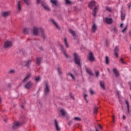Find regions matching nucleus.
I'll return each mask as SVG.
<instances>
[{"mask_svg":"<svg viewBox=\"0 0 131 131\" xmlns=\"http://www.w3.org/2000/svg\"><path fill=\"white\" fill-rule=\"evenodd\" d=\"M43 29L41 28H37L36 27H34L33 30H32V32L33 33V34L34 35H37V34H38V33H40V32L41 33H43Z\"/></svg>","mask_w":131,"mask_h":131,"instance_id":"nucleus-1","label":"nucleus"},{"mask_svg":"<svg viewBox=\"0 0 131 131\" xmlns=\"http://www.w3.org/2000/svg\"><path fill=\"white\" fill-rule=\"evenodd\" d=\"M74 57L75 61V63L79 66H80V57L76 53L74 54Z\"/></svg>","mask_w":131,"mask_h":131,"instance_id":"nucleus-2","label":"nucleus"},{"mask_svg":"<svg viewBox=\"0 0 131 131\" xmlns=\"http://www.w3.org/2000/svg\"><path fill=\"white\" fill-rule=\"evenodd\" d=\"M12 46H13V42L11 41H7L4 45L5 48H11Z\"/></svg>","mask_w":131,"mask_h":131,"instance_id":"nucleus-3","label":"nucleus"},{"mask_svg":"<svg viewBox=\"0 0 131 131\" xmlns=\"http://www.w3.org/2000/svg\"><path fill=\"white\" fill-rule=\"evenodd\" d=\"M103 20L107 24H111L113 22L112 18H111L105 17L103 18Z\"/></svg>","mask_w":131,"mask_h":131,"instance_id":"nucleus-4","label":"nucleus"},{"mask_svg":"<svg viewBox=\"0 0 131 131\" xmlns=\"http://www.w3.org/2000/svg\"><path fill=\"white\" fill-rule=\"evenodd\" d=\"M50 93V89H49V83L47 82L46 83V87L45 89V95H48Z\"/></svg>","mask_w":131,"mask_h":131,"instance_id":"nucleus-5","label":"nucleus"},{"mask_svg":"<svg viewBox=\"0 0 131 131\" xmlns=\"http://www.w3.org/2000/svg\"><path fill=\"white\" fill-rule=\"evenodd\" d=\"M55 127H56V130H58V131L61 130V128L59 125V122H58V121H57V120H55Z\"/></svg>","mask_w":131,"mask_h":131,"instance_id":"nucleus-6","label":"nucleus"},{"mask_svg":"<svg viewBox=\"0 0 131 131\" xmlns=\"http://www.w3.org/2000/svg\"><path fill=\"white\" fill-rule=\"evenodd\" d=\"M33 85V83L31 82V81H29L26 85L25 88L26 89H30Z\"/></svg>","mask_w":131,"mask_h":131,"instance_id":"nucleus-7","label":"nucleus"},{"mask_svg":"<svg viewBox=\"0 0 131 131\" xmlns=\"http://www.w3.org/2000/svg\"><path fill=\"white\" fill-rule=\"evenodd\" d=\"M89 59L91 62H93V61H95V57H94L93 53H90Z\"/></svg>","mask_w":131,"mask_h":131,"instance_id":"nucleus-8","label":"nucleus"},{"mask_svg":"<svg viewBox=\"0 0 131 131\" xmlns=\"http://www.w3.org/2000/svg\"><path fill=\"white\" fill-rule=\"evenodd\" d=\"M11 15V12L10 11H6L2 13V16L3 17H8V16H10Z\"/></svg>","mask_w":131,"mask_h":131,"instance_id":"nucleus-9","label":"nucleus"},{"mask_svg":"<svg viewBox=\"0 0 131 131\" xmlns=\"http://www.w3.org/2000/svg\"><path fill=\"white\" fill-rule=\"evenodd\" d=\"M21 125H22V123L16 122L14 124L13 128H16V127H18Z\"/></svg>","mask_w":131,"mask_h":131,"instance_id":"nucleus-10","label":"nucleus"},{"mask_svg":"<svg viewBox=\"0 0 131 131\" xmlns=\"http://www.w3.org/2000/svg\"><path fill=\"white\" fill-rule=\"evenodd\" d=\"M42 7H43L44 9H45L47 11L50 10V8L48 6V5H47V4H46V3H45L44 2H42Z\"/></svg>","mask_w":131,"mask_h":131,"instance_id":"nucleus-11","label":"nucleus"},{"mask_svg":"<svg viewBox=\"0 0 131 131\" xmlns=\"http://www.w3.org/2000/svg\"><path fill=\"white\" fill-rule=\"evenodd\" d=\"M118 52H119V48L116 47L115 48V55L117 57V58H118Z\"/></svg>","mask_w":131,"mask_h":131,"instance_id":"nucleus-12","label":"nucleus"},{"mask_svg":"<svg viewBox=\"0 0 131 131\" xmlns=\"http://www.w3.org/2000/svg\"><path fill=\"white\" fill-rule=\"evenodd\" d=\"M95 6H96V2L95 1H92L89 4V7L91 8H93Z\"/></svg>","mask_w":131,"mask_h":131,"instance_id":"nucleus-13","label":"nucleus"},{"mask_svg":"<svg viewBox=\"0 0 131 131\" xmlns=\"http://www.w3.org/2000/svg\"><path fill=\"white\" fill-rule=\"evenodd\" d=\"M60 114L62 116H66L67 115L66 111H65L64 109H61L60 110Z\"/></svg>","mask_w":131,"mask_h":131,"instance_id":"nucleus-14","label":"nucleus"},{"mask_svg":"<svg viewBox=\"0 0 131 131\" xmlns=\"http://www.w3.org/2000/svg\"><path fill=\"white\" fill-rule=\"evenodd\" d=\"M125 103H126V104L127 105L128 113H129V112H130V110H129V103L127 100L125 101Z\"/></svg>","mask_w":131,"mask_h":131,"instance_id":"nucleus-15","label":"nucleus"},{"mask_svg":"<svg viewBox=\"0 0 131 131\" xmlns=\"http://www.w3.org/2000/svg\"><path fill=\"white\" fill-rule=\"evenodd\" d=\"M60 47L61 48V51H62V52H63L64 56H66V57H67V58H68V55H67V54H66V51H65V50H64V49H63V46H62V45H60Z\"/></svg>","mask_w":131,"mask_h":131,"instance_id":"nucleus-16","label":"nucleus"},{"mask_svg":"<svg viewBox=\"0 0 131 131\" xmlns=\"http://www.w3.org/2000/svg\"><path fill=\"white\" fill-rule=\"evenodd\" d=\"M97 11H98V7H96L94 9V11L93 13V16H94V17H96V13H97Z\"/></svg>","mask_w":131,"mask_h":131,"instance_id":"nucleus-17","label":"nucleus"},{"mask_svg":"<svg viewBox=\"0 0 131 131\" xmlns=\"http://www.w3.org/2000/svg\"><path fill=\"white\" fill-rule=\"evenodd\" d=\"M113 71L116 75V76H119V73L117 71L116 69H114Z\"/></svg>","mask_w":131,"mask_h":131,"instance_id":"nucleus-18","label":"nucleus"},{"mask_svg":"<svg viewBox=\"0 0 131 131\" xmlns=\"http://www.w3.org/2000/svg\"><path fill=\"white\" fill-rule=\"evenodd\" d=\"M52 22L53 23V24H54V25H55L56 28H58V29H59V26L58 25V24H57V23L55 21V20L52 19Z\"/></svg>","mask_w":131,"mask_h":131,"instance_id":"nucleus-19","label":"nucleus"},{"mask_svg":"<svg viewBox=\"0 0 131 131\" xmlns=\"http://www.w3.org/2000/svg\"><path fill=\"white\" fill-rule=\"evenodd\" d=\"M29 78H30V74H29L27 77H26L24 80V82H26V81H27V80H28V79H29Z\"/></svg>","mask_w":131,"mask_h":131,"instance_id":"nucleus-20","label":"nucleus"},{"mask_svg":"<svg viewBox=\"0 0 131 131\" xmlns=\"http://www.w3.org/2000/svg\"><path fill=\"white\" fill-rule=\"evenodd\" d=\"M28 31H29V29L27 28H25L23 29V32L24 33H28Z\"/></svg>","mask_w":131,"mask_h":131,"instance_id":"nucleus-21","label":"nucleus"},{"mask_svg":"<svg viewBox=\"0 0 131 131\" xmlns=\"http://www.w3.org/2000/svg\"><path fill=\"white\" fill-rule=\"evenodd\" d=\"M92 30L94 32L97 30V26H96L95 24L93 25L92 26Z\"/></svg>","mask_w":131,"mask_h":131,"instance_id":"nucleus-22","label":"nucleus"},{"mask_svg":"<svg viewBox=\"0 0 131 131\" xmlns=\"http://www.w3.org/2000/svg\"><path fill=\"white\" fill-rule=\"evenodd\" d=\"M86 71L89 73L90 75H93V73H92V71L90 69H86Z\"/></svg>","mask_w":131,"mask_h":131,"instance_id":"nucleus-23","label":"nucleus"},{"mask_svg":"<svg viewBox=\"0 0 131 131\" xmlns=\"http://www.w3.org/2000/svg\"><path fill=\"white\" fill-rule=\"evenodd\" d=\"M70 32L72 34L73 36H76V34H75V32L73 31L72 29H70Z\"/></svg>","mask_w":131,"mask_h":131,"instance_id":"nucleus-24","label":"nucleus"},{"mask_svg":"<svg viewBox=\"0 0 131 131\" xmlns=\"http://www.w3.org/2000/svg\"><path fill=\"white\" fill-rule=\"evenodd\" d=\"M41 61V58H36V63H37V64H40Z\"/></svg>","mask_w":131,"mask_h":131,"instance_id":"nucleus-25","label":"nucleus"},{"mask_svg":"<svg viewBox=\"0 0 131 131\" xmlns=\"http://www.w3.org/2000/svg\"><path fill=\"white\" fill-rule=\"evenodd\" d=\"M51 2L53 5H54V6H57V0H51Z\"/></svg>","mask_w":131,"mask_h":131,"instance_id":"nucleus-26","label":"nucleus"},{"mask_svg":"<svg viewBox=\"0 0 131 131\" xmlns=\"http://www.w3.org/2000/svg\"><path fill=\"white\" fill-rule=\"evenodd\" d=\"M109 58L108 57V56H106L105 57V63L106 64H109Z\"/></svg>","mask_w":131,"mask_h":131,"instance_id":"nucleus-27","label":"nucleus"},{"mask_svg":"<svg viewBox=\"0 0 131 131\" xmlns=\"http://www.w3.org/2000/svg\"><path fill=\"white\" fill-rule=\"evenodd\" d=\"M100 85H101V87L102 88V89H105V86L104 85V82L100 81Z\"/></svg>","mask_w":131,"mask_h":131,"instance_id":"nucleus-28","label":"nucleus"},{"mask_svg":"<svg viewBox=\"0 0 131 131\" xmlns=\"http://www.w3.org/2000/svg\"><path fill=\"white\" fill-rule=\"evenodd\" d=\"M66 4H67V5H71V4H72V2L70 0H66Z\"/></svg>","mask_w":131,"mask_h":131,"instance_id":"nucleus-29","label":"nucleus"},{"mask_svg":"<svg viewBox=\"0 0 131 131\" xmlns=\"http://www.w3.org/2000/svg\"><path fill=\"white\" fill-rule=\"evenodd\" d=\"M98 112V107H95L94 108V113L95 114H96V113Z\"/></svg>","mask_w":131,"mask_h":131,"instance_id":"nucleus-30","label":"nucleus"},{"mask_svg":"<svg viewBox=\"0 0 131 131\" xmlns=\"http://www.w3.org/2000/svg\"><path fill=\"white\" fill-rule=\"evenodd\" d=\"M17 9L18 11H21V5H20V2H18V6H17Z\"/></svg>","mask_w":131,"mask_h":131,"instance_id":"nucleus-31","label":"nucleus"},{"mask_svg":"<svg viewBox=\"0 0 131 131\" xmlns=\"http://www.w3.org/2000/svg\"><path fill=\"white\" fill-rule=\"evenodd\" d=\"M64 45L66 46V48H69L68 43H67V40H66V38L64 39Z\"/></svg>","mask_w":131,"mask_h":131,"instance_id":"nucleus-32","label":"nucleus"},{"mask_svg":"<svg viewBox=\"0 0 131 131\" xmlns=\"http://www.w3.org/2000/svg\"><path fill=\"white\" fill-rule=\"evenodd\" d=\"M105 9H106V11H108V12H111V11H112L111 8H110L108 6L106 7Z\"/></svg>","mask_w":131,"mask_h":131,"instance_id":"nucleus-33","label":"nucleus"},{"mask_svg":"<svg viewBox=\"0 0 131 131\" xmlns=\"http://www.w3.org/2000/svg\"><path fill=\"white\" fill-rule=\"evenodd\" d=\"M23 1L24 2H25L26 5H29V4H30V1H29V0H23Z\"/></svg>","mask_w":131,"mask_h":131,"instance_id":"nucleus-34","label":"nucleus"},{"mask_svg":"<svg viewBox=\"0 0 131 131\" xmlns=\"http://www.w3.org/2000/svg\"><path fill=\"white\" fill-rule=\"evenodd\" d=\"M125 18V15L123 13H121V19L124 20Z\"/></svg>","mask_w":131,"mask_h":131,"instance_id":"nucleus-35","label":"nucleus"},{"mask_svg":"<svg viewBox=\"0 0 131 131\" xmlns=\"http://www.w3.org/2000/svg\"><path fill=\"white\" fill-rule=\"evenodd\" d=\"M31 63V61L29 60L26 63V66H29V64Z\"/></svg>","mask_w":131,"mask_h":131,"instance_id":"nucleus-36","label":"nucleus"},{"mask_svg":"<svg viewBox=\"0 0 131 131\" xmlns=\"http://www.w3.org/2000/svg\"><path fill=\"white\" fill-rule=\"evenodd\" d=\"M74 120H76L77 121H79L80 120V118H79V117H75V118H74Z\"/></svg>","mask_w":131,"mask_h":131,"instance_id":"nucleus-37","label":"nucleus"},{"mask_svg":"<svg viewBox=\"0 0 131 131\" xmlns=\"http://www.w3.org/2000/svg\"><path fill=\"white\" fill-rule=\"evenodd\" d=\"M36 81H39L40 80V78L39 77H37L35 78Z\"/></svg>","mask_w":131,"mask_h":131,"instance_id":"nucleus-38","label":"nucleus"},{"mask_svg":"<svg viewBox=\"0 0 131 131\" xmlns=\"http://www.w3.org/2000/svg\"><path fill=\"white\" fill-rule=\"evenodd\" d=\"M69 75H70V76L72 77V78H73V80H75V78H74V76H73L71 74V73H69Z\"/></svg>","mask_w":131,"mask_h":131,"instance_id":"nucleus-39","label":"nucleus"},{"mask_svg":"<svg viewBox=\"0 0 131 131\" xmlns=\"http://www.w3.org/2000/svg\"><path fill=\"white\" fill-rule=\"evenodd\" d=\"M120 62L122 63V64H124V61H123V59L122 58L120 59Z\"/></svg>","mask_w":131,"mask_h":131,"instance_id":"nucleus-40","label":"nucleus"},{"mask_svg":"<svg viewBox=\"0 0 131 131\" xmlns=\"http://www.w3.org/2000/svg\"><path fill=\"white\" fill-rule=\"evenodd\" d=\"M57 70H58V71L59 74H61V73H62V72L61 71V68H58L57 69Z\"/></svg>","mask_w":131,"mask_h":131,"instance_id":"nucleus-41","label":"nucleus"},{"mask_svg":"<svg viewBox=\"0 0 131 131\" xmlns=\"http://www.w3.org/2000/svg\"><path fill=\"white\" fill-rule=\"evenodd\" d=\"M86 97H88V95H86V94H85V95H84V99L85 100L86 103H88V100H86Z\"/></svg>","mask_w":131,"mask_h":131,"instance_id":"nucleus-42","label":"nucleus"},{"mask_svg":"<svg viewBox=\"0 0 131 131\" xmlns=\"http://www.w3.org/2000/svg\"><path fill=\"white\" fill-rule=\"evenodd\" d=\"M116 119L115 118V116H113V122H115V120Z\"/></svg>","mask_w":131,"mask_h":131,"instance_id":"nucleus-43","label":"nucleus"},{"mask_svg":"<svg viewBox=\"0 0 131 131\" xmlns=\"http://www.w3.org/2000/svg\"><path fill=\"white\" fill-rule=\"evenodd\" d=\"M9 73H11V74L15 73V71L14 70H12L10 71Z\"/></svg>","mask_w":131,"mask_h":131,"instance_id":"nucleus-44","label":"nucleus"},{"mask_svg":"<svg viewBox=\"0 0 131 131\" xmlns=\"http://www.w3.org/2000/svg\"><path fill=\"white\" fill-rule=\"evenodd\" d=\"M127 28H125L124 29H123L122 31V32L123 33H124V32H125V31L126 30Z\"/></svg>","mask_w":131,"mask_h":131,"instance_id":"nucleus-45","label":"nucleus"},{"mask_svg":"<svg viewBox=\"0 0 131 131\" xmlns=\"http://www.w3.org/2000/svg\"><path fill=\"white\" fill-rule=\"evenodd\" d=\"M96 75L97 77H98L99 76V72L97 71L96 72Z\"/></svg>","mask_w":131,"mask_h":131,"instance_id":"nucleus-46","label":"nucleus"},{"mask_svg":"<svg viewBox=\"0 0 131 131\" xmlns=\"http://www.w3.org/2000/svg\"><path fill=\"white\" fill-rule=\"evenodd\" d=\"M90 93H91V94L92 95L95 94V92H94V91H93V90L90 91Z\"/></svg>","mask_w":131,"mask_h":131,"instance_id":"nucleus-47","label":"nucleus"},{"mask_svg":"<svg viewBox=\"0 0 131 131\" xmlns=\"http://www.w3.org/2000/svg\"><path fill=\"white\" fill-rule=\"evenodd\" d=\"M98 126L99 128H100V129H102V125H101L100 124H98Z\"/></svg>","mask_w":131,"mask_h":131,"instance_id":"nucleus-48","label":"nucleus"},{"mask_svg":"<svg viewBox=\"0 0 131 131\" xmlns=\"http://www.w3.org/2000/svg\"><path fill=\"white\" fill-rule=\"evenodd\" d=\"M40 3V0H37V4Z\"/></svg>","mask_w":131,"mask_h":131,"instance_id":"nucleus-49","label":"nucleus"},{"mask_svg":"<svg viewBox=\"0 0 131 131\" xmlns=\"http://www.w3.org/2000/svg\"><path fill=\"white\" fill-rule=\"evenodd\" d=\"M126 117H125V116L123 115V119H126Z\"/></svg>","mask_w":131,"mask_h":131,"instance_id":"nucleus-50","label":"nucleus"},{"mask_svg":"<svg viewBox=\"0 0 131 131\" xmlns=\"http://www.w3.org/2000/svg\"><path fill=\"white\" fill-rule=\"evenodd\" d=\"M122 26H123V24H121L120 25V27H121V28H122Z\"/></svg>","mask_w":131,"mask_h":131,"instance_id":"nucleus-51","label":"nucleus"},{"mask_svg":"<svg viewBox=\"0 0 131 131\" xmlns=\"http://www.w3.org/2000/svg\"><path fill=\"white\" fill-rule=\"evenodd\" d=\"M0 103H2V98L0 97Z\"/></svg>","mask_w":131,"mask_h":131,"instance_id":"nucleus-52","label":"nucleus"},{"mask_svg":"<svg viewBox=\"0 0 131 131\" xmlns=\"http://www.w3.org/2000/svg\"><path fill=\"white\" fill-rule=\"evenodd\" d=\"M96 131H99V130H98V128H96Z\"/></svg>","mask_w":131,"mask_h":131,"instance_id":"nucleus-53","label":"nucleus"},{"mask_svg":"<svg viewBox=\"0 0 131 131\" xmlns=\"http://www.w3.org/2000/svg\"><path fill=\"white\" fill-rule=\"evenodd\" d=\"M129 8H130V6H129Z\"/></svg>","mask_w":131,"mask_h":131,"instance_id":"nucleus-54","label":"nucleus"},{"mask_svg":"<svg viewBox=\"0 0 131 131\" xmlns=\"http://www.w3.org/2000/svg\"><path fill=\"white\" fill-rule=\"evenodd\" d=\"M71 98H72V99H73V97H71Z\"/></svg>","mask_w":131,"mask_h":131,"instance_id":"nucleus-55","label":"nucleus"},{"mask_svg":"<svg viewBox=\"0 0 131 131\" xmlns=\"http://www.w3.org/2000/svg\"><path fill=\"white\" fill-rule=\"evenodd\" d=\"M130 50H131V46H130Z\"/></svg>","mask_w":131,"mask_h":131,"instance_id":"nucleus-56","label":"nucleus"}]
</instances>
